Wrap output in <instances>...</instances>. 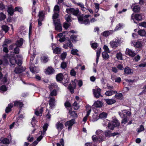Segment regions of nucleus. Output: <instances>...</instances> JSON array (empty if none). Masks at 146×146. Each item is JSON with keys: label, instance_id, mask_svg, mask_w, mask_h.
<instances>
[{"label": "nucleus", "instance_id": "1", "mask_svg": "<svg viewBox=\"0 0 146 146\" xmlns=\"http://www.w3.org/2000/svg\"><path fill=\"white\" fill-rule=\"evenodd\" d=\"M90 16V15H86L84 16L83 15H80L78 17L79 23L80 24H84L85 25H89L90 21L88 18Z\"/></svg>", "mask_w": 146, "mask_h": 146}, {"label": "nucleus", "instance_id": "2", "mask_svg": "<svg viewBox=\"0 0 146 146\" xmlns=\"http://www.w3.org/2000/svg\"><path fill=\"white\" fill-rule=\"evenodd\" d=\"M78 81V80L76 79H74L73 81L72 80V84L70 83L68 85V89L72 94L74 93V89L76 88V82H77Z\"/></svg>", "mask_w": 146, "mask_h": 146}, {"label": "nucleus", "instance_id": "3", "mask_svg": "<svg viewBox=\"0 0 146 146\" xmlns=\"http://www.w3.org/2000/svg\"><path fill=\"white\" fill-rule=\"evenodd\" d=\"M96 135H98V141L100 143L105 140L106 137L104 135V133L101 130H97L96 132Z\"/></svg>", "mask_w": 146, "mask_h": 146}, {"label": "nucleus", "instance_id": "4", "mask_svg": "<svg viewBox=\"0 0 146 146\" xmlns=\"http://www.w3.org/2000/svg\"><path fill=\"white\" fill-rule=\"evenodd\" d=\"M79 11V10L78 9H75L73 8L66 9V12L67 13H72L73 15L75 16H77L78 15Z\"/></svg>", "mask_w": 146, "mask_h": 146}, {"label": "nucleus", "instance_id": "5", "mask_svg": "<svg viewBox=\"0 0 146 146\" xmlns=\"http://www.w3.org/2000/svg\"><path fill=\"white\" fill-rule=\"evenodd\" d=\"M93 92L94 97L96 98H99L100 97H102V96L101 94V89L99 88L93 89Z\"/></svg>", "mask_w": 146, "mask_h": 146}, {"label": "nucleus", "instance_id": "6", "mask_svg": "<svg viewBox=\"0 0 146 146\" xmlns=\"http://www.w3.org/2000/svg\"><path fill=\"white\" fill-rule=\"evenodd\" d=\"M120 40L117 38L115 39V40H112L110 42V45L111 47L115 48L118 45H119Z\"/></svg>", "mask_w": 146, "mask_h": 146}, {"label": "nucleus", "instance_id": "7", "mask_svg": "<svg viewBox=\"0 0 146 146\" xmlns=\"http://www.w3.org/2000/svg\"><path fill=\"white\" fill-rule=\"evenodd\" d=\"M25 68L23 66L16 67L14 70V72L16 74H20L25 71Z\"/></svg>", "mask_w": 146, "mask_h": 146}, {"label": "nucleus", "instance_id": "8", "mask_svg": "<svg viewBox=\"0 0 146 146\" xmlns=\"http://www.w3.org/2000/svg\"><path fill=\"white\" fill-rule=\"evenodd\" d=\"M57 21L54 22L55 26V29L57 31L61 32L62 31V27L60 23V19H57Z\"/></svg>", "mask_w": 146, "mask_h": 146}, {"label": "nucleus", "instance_id": "9", "mask_svg": "<svg viewBox=\"0 0 146 146\" xmlns=\"http://www.w3.org/2000/svg\"><path fill=\"white\" fill-rule=\"evenodd\" d=\"M75 119H72L66 121L65 123V126H68V130L71 129L72 127L74 124V123Z\"/></svg>", "mask_w": 146, "mask_h": 146}, {"label": "nucleus", "instance_id": "10", "mask_svg": "<svg viewBox=\"0 0 146 146\" xmlns=\"http://www.w3.org/2000/svg\"><path fill=\"white\" fill-rule=\"evenodd\" d=\"M55 71L54 69L51 66H48L46 69L45 73L48 75H51L53 74Z\"/></svg>", "mask_w": 146, "mask_h": 146}, {"label": "nucleus", "instance_id": "11", "mask_svg": "<svg viewBox=\"0 0 146 146\" xmlns=\"http://www.w3.org/2000/svg\"><path fill=\"white\" fill-rule=\"evenodd\" d=\"M119 114L121 117H127V115L129 116L131 115V112L127 111V110H125L122 111V113H119Z\"/></svg>", "mask_w": 146, "mask_h": 146}, {"label": "nucleus", "instance_id": "12", "mask_svg": "<svg viewBox=\"0 0 146 146\" xmlns=\"http://www.w3.org/2000/svg\"><path fill=\"white\" fill-rule=\"evenodd\" d=\"M134 19L138 21H141L142 17L141 14H136L135 15H134L133 14H132L131 15V19L134 20Z\"/></svg>", "mask_w": 146, "mask_h": 146}, {"label": "nucleus", "instance_id": "13", "mask_svg": "<svg viewBox=\"0 0 146 146\" xmlns=\"http://www.w3.org/2000/svg\"><path fill=\"white\" fill-rule=\"evenodd\" d=\"M125 53L127 55L132 57H134L136 55V54L134 51H133L128 48L126 49Z\"/></svg>", "mask_w": 146, "mask_h": 146}, {"label": "nucleus", "instance_id": "14", "mask_svg": "<svg viewBox=\"0 0 146 146\" xmlns=\"http://www.w3.org/2000/svg\"><path fill=\"white\" fill-rule=\"evenodd\" d=\"M13 102L14 103L13 106L17 107H19L20 108H21L24 106V104L23 102L20 100L14 101Z\"/></svg>", "mask_w": 146, "mask_h": 146}, {"label": "nucleus", "instance_id": "15", "mask_svg": "<svg viewBox=\"0 0 146 146\" xmlns=\"http://www.w3.org/2000/svg\"><path fill=\"white\" fill-rule=\"evenodd\" d=\"M56 80L57 82H61L63 80L64 76L62 73H60L56 75Z\"/></svg>", "mask_w": 146, "mask_h": 146}, {"label": "nucleus", "instance_id": "16", "mask_svg": "<svg viewBox=\"0 0 146 146\" xmlns=\"http://www.w3.org/2000/svg\"><path fill=\"white\" fill-rule=\"evenodd\" d=\"M72 108H71L70 110H69V113L70 116H72L73 118H76L78 117V115L76 111H72Z\"/></svg>", "mask_w": 146, "mask_h": 146}, {"label": "nucleus", "instance_id": "17", "mask_svg": "<svg viewBox=\"0 0 146 146\" xmlns=\"http://www.w3.org/2000/svg\"><path fill=\"white\" fill-rule=\"evenodd\" d=\"M23 39L22 38H21L19 40H17L15 44L17 47H20L23 44Z\"/></svg>", "mask_w": 146, "mask_h": 146}, {"label": "nucleus", "instance_id": "18", "mask_svg": "<svg viewBox=\"0 0 146 146\" xmlns=\"http://www.w3.org/2000/svg\"><path fill=\"white\" fill-rule=\"evenodd\" d=\"M56 126L59 131H60L64 128L63 124L59 122H58L56 124Z\"/></svg>", "mask_w": 146, "mask_h": 146}, {"label": "nucleus", "instance_id": "19", "mask_svg": "<svg viewBox=\"0 0 146 146\" xmlns=\"http://www.w3.org/2000/svg\"><path fill=\"white\" fill-rule=\"evenodd\" d=\"M7 12L9 15L13 16V15L15 11L13 8L11 6L9 7L8 8Z\"/></svg>", "mask_w": 146, "mask_h": 146}, {"label": "nucleus", "instance_id": "20", "mask_svg": "<svg viewBox=\"0 0 146 146\" xmlns=\"http://www.w3.org/2000/svg\"><path fill=\"white\" fill-rule=\"evenodd\" d=\"M13 106V103H10L8 105L5 110V112L7 113H8L12 111L11 108Z\"/></svg>", "mask_w": 146, "mask_h": 146}, {"label": "nucleus", "instance_id": "21", "mask_svg": "<svg viewBox=\"0 0 146 146\" xmlns=\"http://www.w3.org/2000/svg\"><path fill=\"white\" fill-rule=\"evenodd\" d=\"M111 123L115 127H119L120 123L119 122L118 120L116 118H114L111 121Z\"/></svg>", "mask_w": 146, "mask_h": 146}, {"label": "nucleus", "instance_id": "22", "mask_svg": "<svg viewBox=\"0 0 146 146\" xmlns=\"http://www.w3.org/2000/svg\"><path fill=\"white\" fill-rule=\"evenodd\" d=\"M133 72V70L128 66H126L124 68V73L127 74H132Z\"/></svg>", "mask_w": 146, "mask_h": 146}, {"label": "nucleus", "instance_id": "23", "mask_svg": "<svg viewBox=\"0 0 146 146\" xmlns=\"http://www.w3.org/2000/svg\"><path fill=\"white\" fill-rule=\"evenodd\" d=\"M104 100L106 102V103L108 104V105H111L112 104L116 102V101L112 99H104Z\"/></svg>", "mask_w": 146, "mask_h": 146}, {"label": "nucleus", "instance_id": "24", "mask_svg": "<svg viewBox=\"0 0 146 146\" xmlns=\"http://www.w3.org/2000/svg\"><path fill=\"white\" fill-rule=\"evenodd\" d=\"M55 99L54 98H51L49 100V104L50 107L53 108L54 106V102Z\"/></svg>", "mask_w": 146, "mask_h": 146}, {"label": "nucleus", "instance_id": "25", "mask_svg": "<svg viewBox=\"0 0 146 146\" xmlns=\"http://www.w3.org/2000/svg\"><path fill=\"white\" fill-rule=\"evenodd\" d=\"M132 45H133L134 46L137 48H141L142 46V43L141 42L137 41L135 43H133Z\"/></svg>", "mask_w": 146, "mask_h": 146}, {"label": "nucleus", "instance_id": "26", "mask_svg": "<svg viewBox=\"0 0 146 146\" xmlns=\"http://www.w3.org/2000/svg\"><path fill=\"white\" fill-rule=\"evenodd\" d=\"M94 105L96 108H101L102 106L103 103L101 101L98 100L94 103Z\"/></svg>", "mask_w": 146, "mask_h": 146}, {"label": "nucleus", "instance_id": "27", "mask_svg": "<svg viewBox=\"0 0 146 146\" xmlns=\"http://www.w3.org/2000/svg\"><path fill=\"white\" fill-rule=\"evenodd\" d=\"M39 17L38 19H40L41 21H43L44 17V14L43 13V11H39L38 15Z\"/></svg>", "mask_w": 146, "mask_h": 146}, {"label": "nucleus", "instance_id": "28", "mask_svg": "<svg viewBox=\"0 0 146 146\" xmlns=\"http://www.w3.org/2000/svg\"><path fill=\"white\" fill-rule=\"evenodd\" d=\"M138 33L139 35L142 36H146V32L144 29L139 30Z\"/></svg>", "mask_w": 146, "mask_h": 146}, {"label": "nucleus", "instance_id": "29", "mask_svg": "<svg viewBox=\"0 0 146 146\" xmlns=\"http://www.w3.org/2000/svg\"><path fill=\"white\" fill-rule=\"evenodd\" d=\"M115 98L119 100H123V97L122 93H119L115 94Z\"/></svg>", "mask_w": 146, "mask_h": 146}, {"label": "nucleus", "instance_id": "30", "mask_svg": "<svg viewBox=\"0 0 146 146\" xmlns=\"http://www.w3.org/2000/svg\"><path fill=\"white\" fill-rule=\"evenodd\" d=\"M102 56L103 59L105 60L108 59L109 57V56L108 53L106 52H102Z\"/></svg>", "mask_w": 146, "mask_h": 146}, {"label": "nucleus", "instance_id": "31", "mask_svg": "<svg viewBox=\"0 0 146 146\" xmlns=\"http://www.w3.org/2000/svg\"><path fill=\"white\" fill-rule=\"evenodd\" d=\"M61 49L58 47H56L54 49L53 52L56 54H60L61 52Z\"/></svg>", "mask_w": 146, "mask_h": 146}, {"label": "nucleus", "instance_id": "32", "mask_svg": "<svg viewBox=\"0 0 146 146\" xmlns=\"http://www.w3.org/2000/svg\"><path fill=\"white\" fill-rule=\"evenodd\" d=\"M41 61L44 63L47 62L48 61V57L46 56H44L41 58Z\"/></svg>", "mask_w": 146, "mask_h": 146}, {"label": "nucleus", "instance_id": "33", "mask_svg": "<svg viewBox=\"0 0 146 146\" xmlns=\"http://www.w3.org/2000/svg\"><path fill=\"white\" fill-rule=\"evenodd\" d=\"M77 36H78L76 35H72L70 36V39L73 43L76 42L78 40H77Z\"/></svg>", "mask_w": 146, "mask_h": 146}, {"label": "nucleus", "instance_id": "34", "mask_svg": "<svg viewBox=\"0 0 146 146\" xmlns=\"http://www.w3.org/2000/svg\"><path fill=\"white\" fill-rule=\"evenodd\" d=\"M9 62L12 65H15L17 62L15 58L13 57H12L10 58Z\"/></svg>", "mask_w": 146, "mask_h": 146}, {"label": "nucleus", "instance_id": "35", "mask_svg": "<svg viewBox=\"0 0 146 146\" xmlns=\"http://www.w3.org/2000/svg\"><path fill=\"white\" fill-rule=\"evenodd\" d=\"M73 107L74 109L75 110H78L80 107V106L78 105V104L75 101L74 103L72 104V106Z\"/></svg>", "mask_w": 146, "mask_h": 146}, {"label": "nucleus", "instance_id": "36", "mask_svg": "<svg viewBox=\"0 0 146 146\" xmlns=\"http://www.w3.org/2000/svg\"><path fill=\"white\" fill-rule=\"evenodd\" d=\"M59 16V14L58 13H54V14L53 15L52 18L53 19V22H57V21L55 20L57 19Z\"/></svg>", "mask_w": 146, "mask_h": 146}, {"label": "nucleus", "instance_id": "37", "mask_svg": "<svg viewBox=\"0 0 146 146\" xmlns=\"http://www.w3.org/2000/svg\"><path fill=\"white\" fill-rule=\"evenodd\" d=\"M107 116V113L104 112L101 113L99 115L100 118L105 119L106 118Z\"/></svg>", "mask_w": 146, "mask_h": 146}, {"label": "nucleus", "instance_id": "38", "mask_svg": "<svg viewBox=\"0 0 146 146\" xmlns=\"http://www.w3.org/2000/svg\"><path fill=\"white\" fill-rule=\"evenodd\" d=\"M1 141L3 143L6 145L10 143L9 139L7 138H4Z\"/></svg>", "mask_w": 146, "mask_h": 146}, {"label": "nucleus", "instance_id": "39", "mask_svg": "<svg viewBox=\"0 0 146 146\" xmlns=\"http://www.w3.org/2000/svg\"><path fill=\"white\" fill-rule=\"evenodd\" d=\"M2 29L4 31L5 33H7L8 32L9 30V27L7 25H3L2 26Z\"/></svg>", "mask_w": 146, "mask_h": 146}, {"label": "nucleus", "instance_id": "40", "mask_svg": "<svg viewBox=\"0 0 146 146\" xmlns=\"http://www.w3.org/2000/svg\"><path fill=\"white\" fill-rule=\"evenodd\" d=\"M58 87V85L56 83L52 84L50 86V89H53L57 90Z\"/></svg>", "mask_w": 146, "mask_h": 146}, {"label": "nucleus", "instance_id": "41", "mask_svg": "<svg viewBox=\"0 0 146 146\" xmlns=\"http://www.w3.org/2000/svg\"><path fill=\"white\" fill-rule=\"evenodd\" d=\"M0 90L4 92H6L7 90V87L5 85H3L0 87Z\"/></svg>", "mask_w": 146, "mask_h": 146}, {"label": "nucleus", "instance_id": "42", "mask_svg": "<svg viewBox=\"0 0 146 146\" xmlns=\"http://www.w3.org/2000/svg\"><path fill=\"white\" fill-rule=\"evenodd\" d=\"M6 15L3 12L0 13V21L4 20L6 18Z\"/></svg>", "mask_w": 146, "mask_h": 146}, {"label": "nucleus", "instance_id": "43", "mask_svg": "<svg viewBox=\"0 0 146 146\" xmlns=\"http://www.w3.org/2000/svg\"><path fill=\"white\" fill-rule=\"evenodd\" d=\"M71 16L68 14L66 15L64 17L65 19L67 22H71L72 20L71 19Z\"/></svg>", "mask_w": 146, "mask_h": 146}, {"label": "nucleus", "instance_id": "44", "mask_svg": "<svg viewBox=\"0 0 146 146\" xmlns=\"http://www.w3.org/2000/svg\"><path fill=\"white\" fill-rule=\"evenodd\" d=\"M64 106L66 108H71L72 105L68 101H66L64 103Z\"/></svg>", "mask_w": 146, "mask_h": 146}, {"label": "nucleus", "instance_id": "45", "mask_svg": "<svg viewBox=\"0 0 146 146\" xmlns=\"http://www.w3.org/2000/svg\"><path fill=\"white\" fill-rule=\"evenodd\" d=\"M140 10V8L138 5L135 6L133 8V11L134 12H139Z\"/></svg>", "mask_w": 146, "mask_h": 146}, {"label": "nucleus", "instance_id": "46", "mask_svg": "<svg viewBox=\"0 0 146 146\" xmlns=\"http://www.w3.org/2000/svg\"><path fill=\"white\" fill-rule=\"evenodd\" d=\"M116 57L118 60H122V55L121 52H119L116 54Z\"/></svg>", "mask_w": 146, "mask_h": 146}, {"label": "nucleus", "instance_id": "47", "mask_svg": "<svg viewBox=\"0 0 146 146\" xmlns=\"http://www.w3.org/2000/svg\"><path fill=\"white\" fill-rule=\"evenodd\" d=\"M11 42L10 40H9L8 39H6L4 41L3 44L2 45L3 47L5 46H7L8 44L10 43Z\"/></svg>", "mask_w": 146, "mask_h": 146}, {"label": "nucleus", "instance_id": "48", "mask_svg": "<svg viewBox=\"0 0 146 146\" xmlns=\"http://www.w3.org/2000/svg\"><path fill=\"white\" fill-rule=\"evenodd\" d=\"M48 126V124L47 123H46L44 124L43 127V133L44 134L45 133L46 131L47 130Z\"/></svg>", "mask_w": 146, "mask_h": 146}, {"label": "nucleus", "instance_id": "49", "mask_svg": "<svg viewBox=\"0 0 146 146\" xmlns=\"http://www.w3.org/2000/svg\"><path fill=\"white\" fill-rule=\"evenodd\" d=\"M122 25L121 23H119L117 25L116 27L115 28L114 31H116L120 29L122 27Z\"/></svg>", "mask_w": 146, "mask_h": 146}, {"label": "nucleus", "instance_id": "50", "mask_svg": "<svg viewBox=\"0 0 146 146\" xmlns=\"http://www.w3.org/2000/svg\"><path fill=\"white\" fill-rule=\"evenodd\" d=\"M111 131H110L107 130L105 131V137H110L111 136Z\"/></svg>", "mask_w": 146, "mask_h": 146}, {"label": "nucleus", "instance_id": "51", "mask_svg": "<svg viewBox=\"0 0 146 146\" xmlns=\"http://www.w3.org/2000/svg\"><path fill=\"white\" fill-rule=\"evenodd\" d=\"M78 51L76 49H72L71 51V54L74 55H77L78 56V54L77 53Z\"/></svg>", "mask_w": 146, "mask_h": 146}, {"label": "nucleus", "instance_id": "52", "mask_svg": "<svg viewBox=\"0 0 146 146\" xmlns=\"http://www.w3.org/2000/svg\"><path fill=\"white\" fill-rule=\"evenodd\" d=\"M57 94V91L55 89H53L50 92V95L52 96H56Z\"/></svg>", "mask_w": 146, "mask_h": 146}, {"label": "nucleus", "instance_id": "53", "mask_svg": "<svg viewBox=\"0 0 146 146\" xmlns=\"http://www.w3.org/2000/svg\"><path fill=\"white\" fill-rule=\"evenodd\" d=\"M15 11H18L21 13L23 12L22 8L20 7L17 6L14 9Z\"/></svg>", "mask_w": 146, "mask_h": 146}, {"label": "nucleus", "instance_id": "54", "mask_svg": "<svg viewBox=\"0 0 146 146\" xmlns=\"http://www.w3.org/2000/svg\"><path fill=\"white\" fill-rule=\"evenodd\" d=\"M70 25L71 24L70 23H67L65 22L63 24V27L65 29H67L70 26Z\"/></svg>", "mask_w": 146, "mask_h": 146}, {"label": "nucleus", "instance_id": "55", "mask_svg": "<svg viewBox=\"0 0 146 146\" xmlns=\"http://www.w3.org/2000/svg\"><path fill=\"white\" fill-rule=\"evenodd\" d=\"M145 130V128L143 125H140L138 129L137 132L138 133H139L140 132L143 131Z\"/></svg>", "mask_w": 146, "mask_h": 146}, {"label": "nucleus", "instance_id": "56", "mask_svg": "<svg viewBox=\"0 0 146 146\" xmlns=\"http://www.w3.org/2000/svg\"><path fill=\"white\" fill-rule=\"evenodd\" d=\"M67 66V63L64 62H62L61 64V67L63 69H64Z\"/></svg>", "mask_w": 146, "mask_h": 146}, {"label": "nucleus", "instance_id": "57", "mask_svg": "<svg viewBox=\"0 0 146 146\" xmlns=\"http://www.w3.org/2000/svg\"><path fill=\"white\" fill-rule=\"evenodd\" d=\"M68 42L67 44L68 46L71 48H72L73 47V45L69 38H68Z\"/></svg>", "mask_w": 146, "mask_h": 146}, {"label": "nucleus", "instance_id": "58", "mask_svg": "<svg viewBox=\"0 0 146 146\" xmlns=\"http://www.w3.org/2000/svg\"><path fill=\"white\" fill-rule=\"evenodd\" d=\"M102 34L104 36L107 37L110 35V33L109 31H106L104 32Z\"/></svg>", "mask_w": 146, "mask_h": 146}, {"label": "nucleus", "instance_id": "59", "mask_svg": "<svg viewBox=\"0 0 146 146\" xmlns=\"http://www.w3.org/2000/svg\"><path fill=\"white\" fill-rule=\"evenodd\" d=\"M108 126V128L111 130H113L115 127L113 124L111 123H109Z\"/></svg>", "mask_w": 146, "mask_h": 146}, {"label": "nucleus", "instance_id": "60", "mask_svg": "<svg viewBox=\"0 0 146 146\" xmlns=\"http://www.w3.org/2000/svg\"><path fill=\"white\" fill-rule=\"evenodd\" d=\"M5 9V6L2 2L0 3V11H3Z\"/></svg>", "mask_w": 146, "mask_h": 146}, {"label": "nucleus", "instance_id": "61", "mask_svg": "<svg viewBox=\"0 0 146 146\" xmlns=\"http://www.w3.org/2000/svg\"><path fill=\"white\" fill-rule=\"evenodd\" d=\"M92 139L94 142H98V137H97L96 135H93L92 137Z\"/></svg>", "mask_w": 146, "mask_h": 146}, {"label": "nucleus", "instance_id": "62", "mask_svg": "<svg viewBox=\"0 0 146 146\" xmlns=\"http://www.w3.org/2000/svg\"><path fill=\"white\" fill-rule=\"evenodd\" d=\"M40 132H41V135L39 137H38L36 139V140L38 141H40L42 139V138L43 137V135H44V134L43 133H42V131H40Z\"/></svg>", "mask_w": 146, "mask_h": 146}, {"label": "nucleus", "instance_id": "63", "mask_svg": "<svg viewBox=\"0 0 146 146\" xmlns=\"http://www.w3.org/2000/svg\"><path fill=\"white\" fill-rule=\"evenodd\" d=\"M19 47L16 46L14 49V52L15 54H18L19 53Z\"/></svg>", "mask_w": 146, "mask_h": 146}, {"label": "nucleus", "instance_id": "64", "mask_svg": "<svg viewBox=\"0 0 146 146\" xmlns=\"http://www.w3.org/2000/svg\"><path fill=\"white\" fill-rule=\"evenodd\" d=\"M103 48L105 51V52H107L108 53H110V51L109 50V48L107 46L104 45V46Z\"/></svg>", "mask_w": 146, "mask_h": 146}]
</instances>
